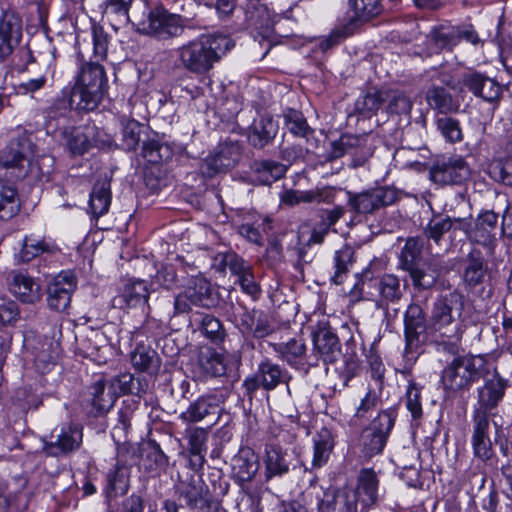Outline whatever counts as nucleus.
I'll return each mask as SVG.
<instances>
[{
  "label": "nucleus",
  "mask_w": 512,
  "mask_h": 512,
  "mask_svg": "<svg viewBox=\"0 0 512 512\" xmlns=\"http://www.w3.org/2000/svg\"><path fill=\"white\" fill-rule=\"evenodd\" d=\"M234 47L233 40L224 34H206L188 41L175 49L178 66L204 76Z\"/></svg>",
  "instance_id": "f257e3e1"
},
{
  "label": "nucleus",
  "mask_w": 512,
  "mask_h": 512,
  "mask_svg": "<svg viewBox=\"0 0 512 512\" xmlns=\"http://www.w3.org/2000/svg\"><path fill=\"white\" fill-rule=\"evenodd\" d=\"M107 88L108 79L104 67L98 63H84L71 89L69 105L76 110L92 111L102 100Z\"/></svg>",
  "instance_id": "f03ea898"
},
{
  "label": "nucleus",
  "mask_w": 512,
  "mask_h": 512,
  "mask_svg": "<svg viewBox=\"0 0 512 512\" xmlns=\"http://www.w3.org/2000/svg\"><path fill=\"white\" fill-rule=\"evenodd\" d=\"M185 29V19L168 12L162 8H156L149 12L147 19L138 24V30L158 40H168L179 37Z\"/></svg>",
  "instance_id": "7ed1b4c3"
},
{
  "label": "nucleus",
  "mask_w": 512,
  "mask_h": 512,
  "mask_svg": "<svg viewBox=\"0 0 512 512\" xmlns=\"http://www.w3.org/2000/svg\"><path fill=\"white\" fill-rule=\"evenodd\" d=\"M378 479L372 469H362L357 478V486L344 493L343 507L340 512H366L377 501Z\"/></svg>",
  "instance_id": "20e7f679"
},
{
  "label": "nucleus",
  "mask_w": 512,
  "mask_h": 512,
  "mask_svg": "<svg viewBox=\"0 0 512 512\" xmlns=\"http://www.w3.org/2000/svg\"><path fill=\"white\" fill-rule=\"evenodd\" d=\"M219 298L211 283L203 277H195L185 290L174 299L176 314L186 313L192 306L211 308L218 304Z\"/></svg>",
  "instance_id": "39448f33"
},
{
  "label": "nucleus",
  "mask_w": 512,
  "mask_h": 512,
  "mask_svg": "<svg viewBox=\"0 0 512 512\" xmlns=\"http://www.w3.org/2000/svg\"><path fill=\"white\" fill-rule=\"evenodd\" d=\"M422 246V241L419 238H408L400 254V264L402 269L410 274L415 286L429 288L435 283L437 275L424 270L421 256Z\"/></svg>",
  "instance_id": "423d86ee"
},
{
  "label": "nucleus",
  "mask_w": 512,
  "mask_h": 512,
  "mask_svg": "<svg viewBox=\"0 0 512 512\" xmlns=\"http://www.w3.org/2000/svg\"><path fill=\"white\" fill-rule=\"evenodd\" d=\"M180 497L189 508H200L204 512H226L221 503L210 495L201 478H190L178 487Z\"/></svg>",
  "instance_id": "0eeeda50"
},
{
  "label": "nucleus",
  "mask_w": 512,
  "mask_h": 512,
  "mask_svg": "<svg viewBox=\"0 0 512 512\" xmlns=\"http://www.w3.org/2000/svg\"><path fill=\"white\" fill-rule=\"evenodd\" d=\"M287 380L288 372L286 370L271 360L264 359L259 363L255 374L244 380V387L249 392H254L260 387L270 391Z\"/></svg>",
  "instance_id": "6e6552de"
},
{
  "label": "nucleus",
  "mask_w": 512,
  "mask_h": 512,
  "mask_svg": "<svg viewBox=\"0 0 512 512\" xmlns=\"http://www.w3.org/2000/svg\"><path fill=\"white\" fill-rule=\"evenodd\" d=\"M397 198L395 189L376 187L357 195L349 194L351 208L362 214L372 213L383 206L391 205Z\"/></svg>",
  "instance_id": "1a4fd4ad"
},
{
  "label": "nucleus",
  "mask_w": 512,
  "mask_h": 512,
  "mask_svg": "<svg viewBox=\"0 0 512 512\" xmlns=\"http://www.w3.org/2000/svg\"><path fill=\"white\" fill-rule=\"evenodd\" d=\"M508 387V380L503 378L496 370L487 373L483 386L478 389L479 409L476 412H484L495 409L503 400Z\"/></svg>",
  "instance_id": "9d476101"
},
{
  "label": "nucleus",
  "mask_w": 512,
  "mask_h": 512,
  "mask_svg": "<svg viewBox=\"0 0 512 512\" xmlns=\"http://www.w3.org/2000/svg\"><path fill=\"white\" fill-rule=\"evenodd\" d=\"M75 288L76 279L72 272H60L48 285L47 302L49 307L56 311H64L70 304Z\"/></svg>",
  "instance_id": "9b49d317"
},
{
  "label": "nucleus",
  "mask_w": 512,
  "mask_h": 512,
  "mask_svg": "<svg viewBox=\"0 0 512 512\" xmlns=\"http://www.w3.org/2000/svg\"><path fill=\"white\" fill-rule=\"evenodd\" d=\"M278 20V15L272 12L265 4H251L246 11V21L249 28L258 32L264 41L268 43L263 56L271 48L270 38L274 32V25Z\"/></svg>",
  "instance_id": "f8f14e48"
},
{
  "label": "nucleus",
  "mask_w": 512,
  "mask_h": 512,
  "mask_svg": "<svg viewBox=\"0 0 512 512\" xmlns=\"http://www.w3.org/2000/svg\"><path fill=\"white\" fill-rule=\"evenodd\" d=\"M22 39V20L13 12L0 18V62L6 60Z\"/></svg>",
  "instance_id": "ddd939ff"
},
{
  "label": "nucleus",
  "mask_w": 512,
  "mask_h": 512,
  "mask_svg": "<svg viewBox=\"0 0 512 512\" xmlns=\"http://www.w3.org/2000/svg\"><path fill=\"white\" fill-rule=\"evenodd\" d=\"M475 96L487 102H493L501 96V86L493 79L473 71H465L461 74H454Z\"/></svg>",
  "instance_id": "4468645a"
},
{
  "label": "nucleus",
  "mask_w": 512,
  "mask_h": 512,
  "mask_svg": "<svg viewBox=\"0 0 512 512\" xmlns=\"http://www.w3.org/2000/svg\"><path fill=\"white\" fill-rule=\"evenodd\" d=\"M82 442V429L77 425H69L55 429L51 441L44 446L51 456H59L79 448Z\"/></svg>",
  "instance_id": "2eb2a0df"
},
{
  "label": "nucleus",
  "mask_w": 512,
  "mask_h": 512,
  "mask_svg": "<svg viewBox=\"0 0 512 512\" xmlns=\"http://www.w3.org/2000/svg\"><path fill=\"white\" fill-rule=\"evenodd\" d=\"M8 286L10 292L23 303L33 304L41 299L40 284L26 272L11 271Z\"/></svg>",
  "instance_id": "dca6fc26"
},
{
  "label": "nucleus",
  "mask_w": 512,
  "mask_h": 512,
  "mask_svg": "<svg viewBox=\"0 0 512 512\" xmlns=\"http://www.w3.org/2000/svg\"><path fill=\"white\" fill-rule=\"evenodd\" d=\"M142 156L150 160H172L187 157L186 148L176 142H161L155 138L147 139L142 144Z\"/></svg>",
  "instance_id": "f3484780"
},
{
  "label": "nucleus",
  "mask_w": 512,
  "mask_h": 512,
  "mask_svg": "<svg viewBox=\"0 0 512 512\" xmlns=\"http://www.w3.org/2000/svg\"><path fill=\"white\" fill-rule=\"evenodd\" d=\"M149 290L143 280H129L121 293L114 298V305L119 308H133L145 305L148 302Z\"/></svg>",
  "instance_id": "a211bd4d"
},
{
  "label": "nucleus",
  "mask_w": 512,
  "mask_h": 512,
  "mask_svg": "<svg viewBox=\"0 0 512 512\" xmlns=\"http://www.w3.org/2000/svg\"><path fill=\"white\" fill-rule=\"evenodd\" d=\"M489 418L484 412H475L473 448L477 457L482 460L490 459L493 455L492 443L488 436Z\"/></svg>",
  "instance_id": "6ab92c4d"
},
{
  "label": "nucleus",
  "mask_w": 512,
  "mask_h": 512,
  "mask_svg": "<svg viewBox=\"0 0 512 512\" xmlns=\"http://www.w3.org/2000/svg\"><path fill=\"white\" fill-rule=\"evenodd\" d=\"M477 376L478 371L471 359H455L450 365V390L468 389Z\"/></svg>",
  "instance_id": "aec40b11"
},
{
  "label": "nucleus",
  "mask_w": 512,
  "mask_h": 512,
  "mask_svg": "<svg viewBox=\"0 0 512 512\" xmlns=\"http://www.w3.org/2000/svg\"><path fill=\"white\" fill-rule=\"evenodd\" d=\"M425 330L424 313L417 304H410L404 314V334L407 349L419 344V336Z\"/></svg>",
  "instance_id": "412c9836"
},
{
  "label": "nucleus",
  "mask_w": 512,
  "mask_h": 512,
  "mask_svg": "<svg viewBox=\"0 0 512 512\" xmlns=\"http://www.w3.org/2000/svg\"><path fill=\"white\" fill-rule=\"evenodd\" d=\"M111 204L110 177L105 174L93 185L89 198V212L94 218L105 215Z\"/></svg>",
  "instance_id": "4be33fe9"
},
{
  "label": "nucleus",
  "mask_w": 512,
  "mask_h": 512,
  "mask_svg": "<svg viewBox=\"0 0 512 512\" xmlns=\"http://www.w3.org/2000/svg\"><path fill=\"white\" fill-rule=\"evenodd\" d=\"M314 350L326 363L335 362L341 354L338 337L329 329L320 328L313 335Z\"/></svg>",
  "instance_id": "5701e85b"
},
{
  "label": "nucleus",
  "mask_w": 512,
  "mask_h": 512,
  "mask_svg": "<svg viewBox=\"0 0 512 512\" xmlns=\"http://www.w3.org/2000/svg\"><path fill=\"white\" fill-rule=\"evenodd\" d=\"M21 210L17 187L9 180L0 178V221H8Z\"/></svg>",
  "instance_id": "b1692460"
},
{
  "label": "nucleus",
  "mask_w": 512,
  "mask_h": 512,
  "mask_svg": "<svg viewBox=\"0 0 512 512\" xmlns=\"http://www.w3.org/2000/svg\"><path fill=\"white\" fill-rule=\"evenodd\" d=\"M278 124L269 116L255 119L249 128L248 141L257 148L267 145L277 134Z\"/></svg>",
  "instance_id": "393cba45"
},
{
  "label": "nucleus",
  "mask_w": 512,
  "mask_h": 512,
  "mask_svg": "<svg viewBox=\"0 0 512 512\" xmlns=\"http://www.w3.org/2000/svg\"><path fill=\"white\" fill-rule=\"evenodd\" d=\"M308 512H335L336 496L322 487L312 486L303 493Z\"/></svg>",
  "instance_id": "a878e982"
},
{
  "label": "nucleus",
  "mask_w": 512,
  "mask_h": 512,
  "mask_svg": "<svg viewBox=\"0 0 512 512\" xmlns=\"http://www.w3.org/2000/svg\"><path fill=\"white\" fill-rule=\"evenodd\" d=\"M232 469L239 482H250L259 470L258 456L251 449L241 450L233 458Z\"/></svg>",
  "instance_id": "bb28decb"
},
{
  "label": "nucleus",
  "mask_w": 512,
  "mask_h": 512,
  "mask_svg": "<svg viewBox=\"0 0 512 512\" xmlns=\"http://www.w3.org/2000/svg\"><path fill=\"white\" fill-rule=\"evenodd\" d=\"M334 448L332 433L322 428L313 436V458L311 469H320L327 464Z\"/></svg>",
  "instance_id": "cd10ccee"
},
{
  "label": "nucleus",
  "mask_w": 512,
  "mask_h": 512,
  "mask_svg": "<svg viewBox=\"0 0 512 512\" xmlns=\"http://www.w3.org/2000/svg\"><path fill=\"white\" fill-rule=\"evenodd\" d=\"M240 325L243 333L251 334L255 338H264L273 331L267 316L258 310L245 311L241 315Z\"/></svg>",
  "instance_id": "c85d7f7f"
},
{
  "label": "nucleus",
  "mask_w": 512,
  "mask_h": 512,
  "mask_svg": "<svg viewBox=\"0 0 512 512\" xmlns=\"http://www.w3.org/2000/svg\"><path fill=\"white\" fill-rule=\"evenodd\" d=\"M218 406L219 401L215 396L199 397L180 414V419L187 423L200 422L205 417L216 414Z\"/></svg>",
  "instance_id": "c756f323"
},
{
  "label": "nucleus",
  "mask_w": 512,
  "mask_h": 512,
  "mask_svg": "<svg viewBox=\"0 0 512 512\" xmlns=\"http://www.w3.org/2000/svg\"><path fill=\"white\" fill-rule=\"evenodd\" d=\"M7 157L9 160H34L45 157V155L39 153L33 136L24 134L10 141L7 147Z\"/></svg>",
  "instance_id": "7c9ffc66"
},
{
  "label": "nucleus",
  "mask_w": 512,
  "mask_h": 512,
  "mask_svg": "<svg viewBox=\"0 0 512 512\" xmlns=\"http://www.w3.org/2000/svg\"><path fill=\"white\" fill-rule=\"evenodd\" d=\"M336 191L330 187L317 188L307 191H289L283 201L289 205L304 203H332L335 198Z\"/></svg>",
  "instance_id": "2f4dec72"
},
{
  "label": "nucleus",
  "mask_w": 512,
  "mask_h": 512,
  "mask_svg": "<svg viewBox=\"0 0 512 512\" xmlns=\"http://www.w3.org/2000/svg\"><path fill=\"white\" fill-rule=\"evenodd\" d=\"M447 97L448 93L444 87H433L427 94L429 105L438 111L437 125L446 140L448 139Z\"/></svg>",
  "instance_id": "473e14b6"
},
{
  "label": "nucleus",
  "mask_w": 512,
  "mask_h": 512,
  "mask_svg": "<svg viewBox=\"0 0 512 512\" xmlns=\"http://www.w3.org/2000/svg\"><path fill=\"white\" fill-rule=\"evenodd\" d=\"M486 273L487 265L481 251H471L465 262L463 271L464 282L471 287H475L482 283Z\"/></svg>",
  "instance_id": "72a5a7b5"
},
{
  "label": "nucleus",
  "mask_w": 512,
  "mask_h": 512,
  "mask_svg": "<svg viewBox=\"0 0 512 512\" xmlns=\"http://www.w3.org/2000/svg\"><path fill=\"white\" fill-rule=\"evenodd\" d=\"M57 251L58 247L54 243L47 242L34 235H27L22 241L18 259L20 262L26 263L43 253L54 254Z\"/></svg>",
  "instance_id": "f704fd0d"
},
{
  "label": "nucleus",
  "mask_w": 512,
  "mask_h": 512,
  "mask_svg": "<svg viewBox=\"0 0 512 512\" xmlns=\"http://www.w3.org/2000/svg\"><path fill=\"white\" fill-rule=\"evenodd\" d=\"M92 396V407L95 415L109 411L117 399L113 388L104 381L95 382L90 388Z\"/></svg>",
  "instance_id": "c9c22d12"
},
{
  "label": "nucleus",
  "mask_w": 512,
  "mask_h": 512,
  "mask_svg": "<svg viewBox=\"0 0 512 512\" xmlns=\"http://www.w3.org/2000/svg\"><path fill=\"white\" fill-rule=\"evenodd\" d=\"M186 433L189 443V452L191 455V465L193 467H202L205 461V452L207 450V431L204 428L194 427L187 429Z\"/></svg>",
  "instance_id": "e433bc0d"
},
{
  "label": "nucleus",
  "mask_w": 512,
  "mask_h": 512,
  "mask_svg": "<svg viewBox=\"0 0 512 512\" xmlns=\"http://www.w3.org/2000/svg\"><path fill=\"white\" fill-rule=\"evenodd\" d=\"M388 98V90H370L357 98L355 102V110L365 117H370L379 111L383 103L387 101Z\"/></svg>",
  "instance_id": "4c0bfd02"
},
{
  "label": "nucleus",
  "mask_w": 512,
  "mask_h": 512,
  "mask_svg": "<svg viewBox=\"0 0 512 512\" xmlns=\"http://www.w3.org/2000/svg\"><path fill=\"white\" fill-rule=\"evenodd\" d=\"M287 457V452L279 446L271 445L266 448L265 468L267 479L282 476L289 471Z\"/></svg>",
  "instance_id": "58836bf2"
},
{
  "label": "nucleus",
  "mask_w": 512,
  "mask_h": 512,
  "mask_svg": "<svg viewBox=\"0 0 512 512\" xmlns=\"http://www.w3.org/2000/svg\"><path fill=\"white\" fill-rule=\"evenodd\" d=\"M375 286L380 297L378 301L380 307L394 303L402 296L400 280L395 275L386 274L382 276L375 281Z\"/></svg>",
  "instance_id": "ea45409f"
},
{
  "label": "nucleus",
  "mask_w": 512,
  "mask_h": 512,
  "mask_svg": "<svg viewBox=\"0 0 512 512\" xmlns=\"http://www.w3.org/2000/svg\"><path fill=\"white\" fill-rule=\"evenodd\" d=\"M272 347L279 357L290 366L301 364L306 353V346L301 339L293 338L285 343H275Z\"/></svg>",
  "instance_id": "a19ab883"
},
{
  "label": "nucleus",
  "mask_w": 512,
  "mask_h": 512,
  "mask_svg": "<svg viewBox=\"0 0 512 512\" xmlns=\"http://www.w3.org/2000/svg\"><path fill=\"white\" fill-rule=\"evenodd\" d=\"M447 328L448 307L444 302H439L435 304L429 330L430 334L433 336L434 341L440 343L444 350L446 349V341L444 337L446 336Z\"/></svg>",
  "instance_id": "79ce46f5"
},
{
  "label": "nucleus",
  "mask_w": 512,
  "mask_h": 512,
  "mask_svg": "<svg viewBox=\"0 0 512 512\" xmlns=\"http://www.w3.org/2000/svg\"><path fill=\"white\" fill-rule=\"evenodd\" d=\"M199 365L203 372L211 377H220L226 373V363L223 356L211 349L201 352Z\"/></svg>",
  "instance_id": "37998d69"
},
{
  "label": "nucleus",
  "mask_w": 512,
  "mask_h": 512,
  "mask_svg": "<svg viewBox=\"0 0 512 512\" xmlns=\"http://www.w3.org/2000/svg\"><path fill=\"white\" fill-rule=\"evenodd\" d=\"M66 145L73 156L83 154L89 147L88 138L84 135L81 127H67L60 130Z\"/></svg>",
  "instance_id": "c03bdc74"
},
{
  "label": "nucleus",
  "mask_w": 512,
  "mask_h": 512,
  "mask_svg": "<svg viewBox=\"0 0 512 512\" xmlns=\"http://www.w3.org/2000/svg\"><path fill=\"white\" fill-rule=\"evenodd\" d=\"M132 365L139 371L154 372L159 366V360L154 350L138 346L131 355Z\"/></svg>",
  "instance_id": "a18cd8bd"
},
{
  "label": "nucleus",
  "mask_w": 512,
  "mask_h": 512,
  "mask_svg": "<svg viewBox=\"0 0 512 512\" xmlns=\"http://www.w3.org/2000/svg\"><path fill=\"white\" fill-rule=\"evenodd\" d=\"M194 321L199 324L200 330L203 335L213 342L223 340L225 331L221 322L210 314H197Z\"/></svg>",
  "instance_id": "49530a36"
},
{
  "label": "nucleus",
  "mask_w": 512,
  "mask_h": 512,
  "mask_svg": "<svg viewBox=\"0 0 512 512\" xmlns=\"http://www.w3.org/2000/svg\"><path fill=\"white\" fill-rule=\"evenodd\" d=\"M378 403L379 397L377 393L374 390L369 389L360 399L359 404L355 407L350 423L352 425H358V421L368 418L376 409Z\"/></svg>",
  "instance_id": "de8ad7c7"
},
{
  "label": "nucleus",
  "mask_w": 512,
  "mask_h": 512,
  "mask_svg": "<svg viewBox=\"0 0 512 512\" xmlns=\"http://www.w3.org/2000/svg\"><path fill=\"white\" fill-rule=\"evenodd\" d=\"M123 150H133L139 143L141 124L135 119L121 118Z\"/></svg>",
  "instance_id": "09e8293b"
},
{
  "label": "nucleus",
  "mask_w": 512,
  "mask_h": 512,
  "mask_svg": "<svg viewBox=\"0 0 512 512\" xmlns=\"http://www.w3.org/2000/svg\"><path fill=\"white\" fill-rule=\"evenodd\" d=\"M252 168L258 174L257 180L263 184H270L285 173L284 166L278 162H253Z\"/></svg>",
  "instance_id": "8fccbe9b"
},
{
  "label": "nucleus",
  "mask_w": 512,
  "mask_h": 512,
  "mask_svg": "<svg viewBox=\"0 0 512 512\" xmlns=\"http://www.w3.org/2000/svg\"><path fill=\"white\" fill-rule=\"evenodd\" d=\"M287 129L296 136L307 137L310 133L309 126L302 113L295 109H287L284 112Z\"/></svg>",
  "instance_id": "3c124183"
},
{
  "label": "nucleus",
  "mask_w": 512,
  "mask_h": 512,
  "mask_svg": "<svg viewBox=\"0 0 512 512\" xmlns=\"http://www.w3.org/2000/svg\"><path fill=\"white\" fill-rule=\"evenodd\" d=\"M350 4L359 20L374 17L381 11L380 0H350Z\"/></svg>",
  "instance_id": "603ef678"
},
{
  "label": "nucleus",
  "mask_w": 512,
  "mask_h": 512,
  "mask_svg": "<svg viewBox=\"0 0 512 512\" xmlns=\"http://www.w3.org/2000/svg\"><path fill=\"white\" fill-rule=\"evenodd\" d=\"M395 423V415L390 411H382L374 418L367 428L368 430L376 433L378 436H383L387 439Z\"/></svg>",
  "instance_id": "864d4df0"
},
{
  "label": "nucleus",
  "mask_w": 512,
  "mask_h": 512,
  "mask_svg": "<svg viewBox=\"0 0 512 512\" xmlns=\"http://www.w3.org/2000/svg\"><path fill=\"white\" fill-rule=\"evenodd\" d=\"M385 438L383 436H378L376 433L365 429L362 434V446L363 452L366 457H373L383 451V448L386 444Z\"/></svg>",
  "instance_id": "5fc2aeb1"
},
{
  "label": "nucleus",
  "mask_w": 512,
  "mask_h": 512,
  "mask_svg": "<svg viewBox=\"0 0 512 512\" xmlns=\"http://www.w3.org/2000/svg\"><path fill=\"white\" fill-rule=\"evenodd\" d=\"M465 40L473 45L480 42L477 32L471 24H464L450 28V47Z\"/></svg>",
  "instance_id": "6e6d98bb"
},
{
  "label": "nucleus",
  "mask_w": 512,
  "mask_h": 512,
  "mask_svg": "<svg viewBox=\"0 0 512 512\" xmlns=\"http://www.w3.org/2000/svg\"><path fill=\"white\" fill-rule=\"evenodd\" d=\"M93 57L97 60H105L107 57L109 37L100 26L92 27Z\"/></svg>",
  "instance_id": "4d7b16f0"
},
{
  "label": "nucleus",
  "mask_w": 512,
  "mask_h": 512,
  "mask_svg": "<svg viewBox=\"0 0 512 512\" xmlns=\"http://www.w3.org/2000/svg\"><path fill=\"white\" fill-rule=\"evenodd\" d=\"M352 250L344 246L343 248L337 250L334 255V262H335V268L336 272L334 275V281L337 284L341 283V277L343 274H345L348 271V266L352 262Z\"/></svg>",
  "instance_id": "13d9d810"
},
{
  "label": "nucleus",
  "mask_w": 512,
  "mask_h": 512,
  "mask_svg": "<svg viewBox=\"0 0 512 512\" xmlns=\"http://www.w3.org/2000/svg\"><path fill=\"white\" fill-rule=\"evenodd\" d=\"M490 176L506 185H512V162H489Z\"/></svg>",
  "instance_id": "bf43d9fd"
},
{
  "label": "nucleus",
  "mask_w": 512,
  "mask_h": 512,
  "mask_svg": "<svg viewBox=\"0 0 512 512\" xmlns=\"http://www.w3.org/2000/svg\"><path fill=\"white\" fill-rule=\"evenodd\" d=\"M495 42L498 45L499 56L502 64L507 70L512 71V45L509 36L502 35L499 31L495 36Z\"/></svg>",
  "instance_id": "052dcab7"
},
{
  "label": "nucleus",
  "mask_w": 512,
  "mask_h": 512,
  "mask_svg": "<svg viewBox=\"0 0 512 512\" xmlns=\"http://www.w3.org/2000/svg\"><path fill=\"white\" fill-rule=\"evenodd\" d=\"M389 104L387 111L391 114H405L408 115L412 109V102L402 93L389 94Z\"/></svg>",
  "instance_id": "680f3d73"
},
{
  "label": "nucleus",
  "mask_w": 512,
  "mask_h": 512,
  "mask_svg": "<svg viewBox=\"0 0 512 512\" xmlns=\"http://www.w3.org/2000/svg\"><path fill=\"white\" fill-rule=\"evenodd\" d=\"M224 263L237 279L252 269L248 262L234 253L226 254L224 256Z\"/></svg>",
  "instance_id": "e2e57ef3"
},
{
  "label": "nucleus",
  "mask_w": 512,
  "mask_h": 512,
  "mask_svg": "<svg viewBox=\"0 0 512 512\" xmlns=\"http://www.w3.org/2000/svg\"><path fill=\"white\" fill-rule=\"evenodd\" d=\"M241 155V146L237 141H224L219 144L213 160H236Z\"/></svg>",
  "instance_id": "0e129e2a"
},
{
  "label": "nucleus",
  "mask_w": 512,
  "mask_h": 512,
  "mask_svg": "<svg viewBox=\"0 0 512 512\" xmlns=\"http://www.w3.org/2000/svg\"><path fill=\"white\" fill-rule=\"evenodd\" d=\"M19 317L17 304L6 298H0V321L3 324H13Z\"/></svg>",
  "instance_id": "69168bd1"
},
{
  "label": "nucleus",
  "mask_w": 512,
  "mask_h": 512,
  "mask_svg": "<svg viewBox=\"0 0 512 512\" xmlns=\"http://www.w3.org/2000/svg\"><path fill=\"white\" fill-rule=\"evenodd\" d=\"M406 397L408 410L411 412L413 418H419L422 414V406L420 402V390L415 386V384H410L408 386Z\"/></svg>",
  "instance_id": "338daca9"
},
{
  "label": "nucleus",
  "mask_w": 512,
  "mask_h": 512,
  "mask_svg": "<svg viewBox=\"0 0 512 512\" xmlns=\"http://www.w3.org/2000/svg\"><path fill=\"white\" fill-rule=\"evenodd\" d=\"M108 385L113 388L118 398L120 395L130 393L133 385V376L131 374H122L112 379Z\"/></svg>",
  "instance_id": "774afa93"
}]
</instances>
